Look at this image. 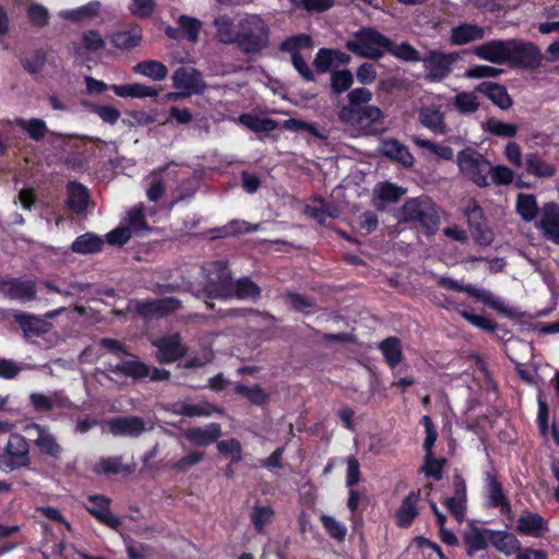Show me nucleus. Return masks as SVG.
Instances as JSON below:
<instances>
[{"mask_svg": "<svg viewBox=\"0 0 559 559\" xmlns=\"http://www.w3.org/2000/svg\"><path fill=\"white\" fill-rule=\"evenodd\" d=\"M99 8V2L92 1L76 9L63 11L61 13V16L64 20L76 23L85 19L94 17L95 15H97Z\"/></svg>", "mask_w": 559, "mask_h": 559, "instance_id": "obj_41", "label": "nucleus"}, {"mask_svg": "<svg viewBox=\"0 0 559 559\" xmlns=\"http://www.w3.org/2000/svg\"><path fill=\"white\" fill-rule=\"evenodd\" d=\"M486 126L490 133L506 138L514 136L518 130L516 126L493 118L488 119Z\"/></svg>", "mask_w": 559, "mask_h": 559, "instance_id": "obj_56", "label": "nucleus"}, {"mask_svg": "<svg viewBox=\"0 0 559 559\" xmlns=\"http://www.w3.org/2000/svg\"><path fill=\"white\" fill-rule=\"evenodd\" d=\"M477 91L486 95L495 105L501 109H508L512 100L504 86L491 82H484L477 86Z\"/></svg>", "mask_w": 559, "mask_h": 559, "instance_id": "obj_31", "label": "nucleus"}, {"mask_svg": "<svg viewBox=\"0 0 559 559\" xmlns=\"http://www.w3.org/2000/svg\"><path fill=\"white\" fill-rule=\"evenodd\" d=\"M288 302L295 310L305 314H310L316 309V305L310 299L297 294H289Z\"/></svg>", "mask_w": 559, "mask_h": 559, "instance_id": "obj_64", "label": "nucleus"}, {"mask_svg": "<svg viewBox=\"0 0 559 559\" xmlns=\"http://www.w3.org/2000/svg\"><path fill=\"white\" fill-rule=\"evenodd\" d=\"M321 523L328 534L336 539V540H344L347 534V528L344 523L337 521L335 518L326 514H322L320 516Z\"/></svg>", "mask_w": 559, "mask_h": 559, "instance_id": "obj_50", "label": "nucleus"}, {"mask_svg": "<svg viewBox=\"0 0 559 559\" xmlns=\"http://www.w3.org/2000/svg\"><path fill=\"white\" fill-rule=\"evenodd\" d=\"M111 90L119 97L145 98L155 97L158 94L156 88L141 83L112 85Z\"/></svg>", "mask_w": 559, "mask_h": 559, "instance_id": "obj_35", "label": "nucleus"}, {"mask_svg": "<svg viewBox=\"0 0 559 559\" xmlns=\"http://www.w3.org/2000/svg\"><path fill=\"white\" fill-rule=\"evenodd\" d=\"M45 62L46 52L44 50H36L23 60V67L28 73L36 74L43 70Z\"/></svg>", "mask_w": 559, "mask_h": 559, "instance_id": "obj_59", "label": "nucleus"}, {"mask_svg": "<svg viewBox=\"0 0 559 559\" xmlns=\"http://www.w3.org/2000/svg\"><path fill=\"white\" fill-rule=\"evenodd\" d=\"M238 120L254 132L273 131L277 127V123L272 119L260 118L250 114L241 115Z\"/></svg>", "mask_w": 559, "mask_h": 559, "instance_id": "obj_43", "label": "nucleus"}, {"mask_svg": "<svg viewBox=\"0 0 559 559\" xmlns=\"http://www.w3.org/2000/svg\"><path fill=\"white\" fill-rule=\"evenodd\" d=\"M380 152L405 167H411L414 164V157L408 147L395 139L384 140L380 145Z\"/></svg>", "mask_w": 559, "mask_h": 559, "instance_id": "obj_26", "label": "nucleus"}, {"mask_svg": "<svg viewBox=\"0 0 559 559\" xmlns=\"http://www.w3.org/2000/svg\"><path fill=\"white\" fill-rule=\"evenodd\" d=\"M107 371L133 379L150 378L151 380L159 381L169 378V372L166 369L150 368L131 355L120 342L115 340H107Z\"/></svg>", "mask_w": 559, "mask_h": 559, "instance_id": "obj_1", "label": "nucleus"}, {"mask_svg": "<svg viewBox=\"0 0 559 559\" xmlns=\"http://www.w3.org/2000/svg\"><path fill=\"white\" fill-rule=\"evenodd\" d=\"M131 236L132 231L130 230V227L121 224L116 229L107 233V243L114 246H122L131 238Z\"/></svg>", "mask_w": 559, "mask_h": 559, "instance_id": "obj_63", "label": "nucleus"}, {"mask_svg": "<svg viewBox=\"0 0 559 559\" xmlns=\"http://www.w3.org/2000/svg\"><path fill=\"white\" fill-rule=\"evenodd\" d=\"M236 392L248 397L254 404H263L266 401V394L260 386L237 385Z\"/></svg>", "mask_w": 559, "mask_h": 559, "instance_id": "obj_62", "label": "nucleus"}, {"mask_svg": "<svg viewBox=\"0 0 559 559\" xmlns=\"http://www.w3.org/2000/svg\"><path fill=\"white\" fill-rule=\"evenodd\" d=\"M142 40V29L133 25L128 29L119 31L112 35L111 41L115 47L130 49L136 47Z\"/></svg>", "mask_w": 559, "mask_h": 559, "instance_id": "obj_36", "label": "nucleus"}, {"mask_svg": "<svg viewBox=\"0 0 559 559\" xmlns=\"http://www.w3.org/2000/svg\"><path fill=\"white\" fill-rule=\"evenodd\" d=\"M105 240L99 236L85 233L75 238L71 245V250L79 254H93L100 252L104 248Z\"/></svg>", "mask_w": 559, "mask_h": 559, "instance_id": "obj_29", "label": "nucleus"}, {"mask_svg": "<svg viewBox=\"0 0 559 559\" xmlns=\"http://www.w3.org/2000/svg\"><path fill=\"white\" fill-rule=\"evenodd\" d=\"M374 192L381 200L395 202L405 193V190L395 185L383 182L377 186Z\"/></svg>", "mask_w": 559, "mask_h": 559, "instance_id": "obj_55", "label": "nucleus"}, {"mask_svg": "<svg viewBox=\"0 0 559 559\" xmlns=\"http://www.w3.org/2000/svg\"><path fill=\"white\" fill-rule=\"evenodd\" d=\"M270 28L258 14H245L238 21L237 43L248 52L263 49L269 43Z\"/></svg>", "mask_w": 559, "mask_h": 559, "instance_id": "obj_3", "label": "nucleus"}, {"mask_svg": "<svg viewBox=\"0 0 559 559\" xmlns=\"http://www.w3.org/2000/svg\"><path fill=\"white\" fill-rule=\"evenodd\" d=\"M152 344L157 348V359L164 364L176 361L186 354L178 334L156 338Z\"/></svg>", "mask_w": 559, "mask_h": 559, "instance_id": "obj_17", "label": "nucleus"}, {"mask_svg": "<svg viewBox=\"0 0 559 559\" xmlns=\"http://www.w3.org/2000/svg\"><path fill=\"white\" fill-rule=\"evenodd\" d=\"M401 217L406 222H418L428 235H432L439 225L435 204L424 197L406 201L401 210Z\"/></svg>", "mask_w": 559, "mask_h": 559, "instance_id": "obj_6", "label": "nucleus"}, {"mask_svg": "<svg viewBox=\"0 0 559 559\" xmlns=\"http://www.w3.org/2000/svg\"><path fill=\"white\" fill-rule=\"evenodd\" d=\"M474 55L479 59L496 64L510 63V39H493L478 45L473 50Z\"/></svg>", "mask_w": 559, "mask_h": 559, "instance_id": "obj_14", "label": "nucleus"}, {"mask_svg": "<svg viewBox=\"0 0 559 559\" xmlns=\"http://www.w3.org/2000/svg\"><path fill=\"white\" fill-rule=\"evenodd\" d=\"M222 433L221 425L211 423L203 427H194L187 429L183 437L195 447H207L215 442Z\"/></svg>", "mask_w": 559, "mask_h": 559, "instance_id": "obj_21", "label": "nucleus"}, {"mask_svg": "<svg viewBox=\"0 0 559 559\" xmlns=\"http://www.w3.org/2000/svg\"><path fill=\"white\" fill-rule=\"evenodd\" d=\"M443 463V460H435L432 452H430L429 454L426 453L425 465L423 467V471L427 476L432 477L436 480H439L442 478Z\"/></svg>", "mask_w": 559, "mask_h": 559, "instance_id": "obj_61", "label": "nucleus"}, {"mask_svg": "<svg viewBox=\"0 0 559 559\" xmlns=\"http://www.w3.org/2000/svg\"><path fill=\"white\" fill-rule=\"evenodd\" d=\"M214 25L216 27L217 36L223 43H233L237 41L238 37V28L235 29L234 22L230 17L223 15L218 16L214 21Z\"/></svg>", "mask_w": 559, "mask_h": 559, "instance_id": "obj_42", "label": "nucleus"}, {"mask_svg": "<svg viewBox=\"0 0 559 559\" xmlns=\"http://www.w3.org/2000/svg\"><path fill=\"white\" fill-rule=\"evenodd\" d=\"M179 26L182 36H186L190 41H195L198 39L201 23L197 19L180 16Z\"/></svg>", "mask_w": 559, "mask_h": 559, "instance_id": "obj_57", "label": "nucleus"}, {"mask_svg": "<svg viewBox=\"0 0 559 559\" xmlns=\"http://www.w3.org/2000/svg\"><path fill=\"white\" fill-rule=\"evenodd\" d=\"M453 105L461 114L466 115L473 114L478 109L479 100L474 93L461 92L454 96Z\"/></svg>", "mask_w": 559, "mask_h": 559, "instance_id": "obj_46", "label": "nucleus"}, {"mask_svg": "<svg viewBox=\"0 0 559 559\" xmlns=\"http://www.w3.org/2000/svg\"><path fill=\"white\" fill-rule=\"evenodd\" d=\"M456 163L460 173L465 178L478 187L488 186V176L491 171V165L483 154L475 150L466 148L457 153Z\"/></svg>", "mask_w": 559, "mask_h": 559, "instance_id": "obj_7", "label": "nucleus"}, {"mask_svg": "<svg viewBox=\"0 0 559 559\" xmlns=\"http://www.w3.org/2000/svg\"><path fill=\"white\" fill-rule=\"evenodd\" d=\"M32 464L29 444L27 439L20 433H11L8 442L0 453V471L9 473Z\"/></svg>", "mask_w": 559, "mask_h": 559, "instance_id": "obj_8", "label": "nucleus"}, {"mask_svg": "<svg viewBox=\"0 0 559 559\" xmlns=\"http://www.w3.org/2000/svg\"><path fill=\"white\" fill-rule=\"evenodd\" d=\"M24 130L28 136L36 142L41 141L48 132L46 122L38 118L29 119L24 126Z\"/></svg>", "mask_w": 559, "mask_h": 559, "instance_id": "obj_58", "label": "nucleus"}, {"mask_svg": "<svg viewBox=\"0 0 559 559\" xmlns=\"http://www.w3.org/2000/svg\"><path fill=\"white\" fill-rule=\"evenodd\" d=\"M463 212L471 226L475 240L481 246L490 245L493 240V234L484 223L480 207L472 201Z\"/></svg>", "mask_w": 559, "mask_h": 559, "instance_id": "obj_16", "label": "nucleus"}, {"mask_svg": "<svg viewBox=\"0 0 559 559\" xmlns=\"http://www.w3.org/2000/svg\"><path fill=\"white\" fill-rule=\"evenodd\" d=\"M385 361L391 368H395L402 360V346L396 337H388L379 344Z\"/></svg>", "mask_w": 559, "mask_h": 559, "instance_id": "obj_39", "label": "nucleus"}, {"mask_svg": "<svg viewBox=\"0 0 559 559\" xmlns=\"http://www.w3.org/2000/svg\"><path fill=\"white\" fill-rule=\"evenodd\" d=\"M543 55L533 43L519 39H510V63L524 68H536L540 64Z\"/></svg>", "mask_w": 559, "mask_h": 559, "instance_id": "obj_12", "label": "nucleus"}, {"mask_svg": "<svg viewBox=\"0 0 559 559\" xmlns=\"http://www.w3.org/2000/svg\"><path fill=\"white\" fill-rule=\"evenodd\" d=\"M27 16L34 26L44 27L48 24L49 13L40 4H31L27 9Z\"/></svg>", "mask_w": 559, "mask_h": 559, "instance_id": "obj_60", "label": "nucleus"}, {"mask_svg": "<svg viewBox=\"0 0 559 559\" xmlns=\"http://www.w3.org/2000/svg\"><path fill=\"white\" fill-rule=\"evenodd\" d=\"M354 82L353 74L348 70L335 71L331 78V86L334 93L341 94L347 91Z\"/></svg>", "mask_w": 559, "mask_h": 559, "instance_id": "obj_54", "label": "nucleus"}, {"mask_svg": "<svg viewBox=\"0 0 559 559\" xmlns=\"http://www.w3.org/2000/svg\"><path fill=\"white\" fill-rule=\"evenodd\" d=\"M0 294L7 299L29 302L37 299L36 281L20 277L0 276Z\"/></svg>", "mask_w": 559, "mask_h": 559, "instance_id": "obj_9", "label": "nucleus"}, {"mask_svg": "<svg viewBox=\"0 0 559 559\" xmlns=\"http://www.w3.org/2000/svg\"><path fill=\"white\" fill-rule=\"evenodd\" d=\"M33 430L37 435L33 442L39 452L53 459H60L63 449L48 428L36 423L25 426V431L31 432Z\"/></svg>", "mask_w": 559, "mask_h": 559, "instance_id": "obj_15", "label": "nucleus"}, {"mask_svg": "<svg viewBox=\"0 0 559 559\" xmlns=\"http://www.w3.org/2000/svg\"><path fill=\"white\" fill-rule=\"evenodd\" d=\"M418 121L435 134H445L448 131L444 114L435 105H423L418 108Z\"/></svg>", "mask_w": 559, "mask_h": 559, "instance_id": "obj_20", "label": "nucleus"}, {"mask_svg": "<svg viewBox=\"0 0 559 559\" xmlns=\"http://www.w3.org/2000/svg\"><path fill=\"white\" fill-rule=\"evenodd\" d=\"M85 509L88 513L95 516L100 523L105 524V496L93 495L88 496L85 502Z\"/></svg>", "mask_w": 559, "mask_h": 559, "instance_id": "obj_53", "label": "nucleus"}, {"mask_svg": "<svg viewBox=\"0 0 559 559\" xmlns=\"http://www.w3.org/2000/svg\"><path fill=\"white\" fill-rule=\"evenodd\" d=\"M516 531L527 536L542 537L548 532V523L538 513L524 511L518 519Z\"/></svg>", "mask_w": 559, "mask_h": 559, "instance_id": "obj_22", "label": "nucleus"}, {"mask_svg": "<svg viewBox=\"0 0 559 559\" xmlns=\"http://www.w3.org/2000/svg\"><path fill=\"white\" fill-rule=\"evenodd\" d=\"M67 207L74 214H82L90 204V193L85 186L78 181H69L67 186Z\"/></svg>", "mask_w": 559, "mask_h": 559, "instance_id": "obj_25", "label": "nucleus"}, {"mask_svg": "<svg viewBox=\"0 0 559 559\" xmlns=\"http://www.w3.org/2000/svg\"><path fill=\"white\" fill-rule=\"evenodd\" d=\"M485 37V29L473 23H461L450 31L449 40L454 46L467 45Z\"/></svg>", "mask_w": 559, "mask_h": 559, "instance_id": "obj_24", "label": "nucleus"}, {"mask_svg": "<svg viewBox=\"0 0 559 559\" xmlns=\"http://www.w3.org/2000/svg\"><path fill=\"white\" fill-rule=\"evenodd\" d=\"M490 534H492V531L490 530H469L464 536V540L468 546V554L472 555L487 548L491 540Z\"/></svg>", "mask_w": 559, "mask_h": 559, "instance_id": "obj_38", "label": "nucleus"}, {"mask_svg": "<svg viewBox=\"0 0 559 559\" xmlns=\"http://www.w3.org/2000/svg\"><path fill=\"white\" fill-rule=\"evenodd\" d=\"M123 225L130 227L132 234H141L147 231L150 228L144 219V205L142 203L135 205L127 212Z\"/></svg>", "mask_w": 559, "mask_h": 559, "instance_id": "obj_40", "label": "nucleus"}, {"mask_svg": "<svg viewBox=\"0 0 559 559\" xmlns=\"http://www.w3.org/2000/svg\"><path fill=\"white\" fill-rule=\"evenodd\" d=\"M15 322L20 325L25 336H41L48 332L49 323L33 314L20 312L14 314Z\"/></svg>", "mask_w": 559, "mask_h": 559, "instance_id": "obj_28", "label": "nucleus"}, {"mask_svg": "<svg viewBox=\"0 0 559 559\" xmlns=\"http://www.w3.org/2000/svg\"><path fill=\"white\" fill-rule=\"evenodd\" d=\"M490 544L506 556L516 555L520 550L521 543L511 533L503 531H492Z\"/></svg>", "mask_w": 559, "mask_h": 559, "instance_id": "obj_32", "label": "nucleus"}, {"mask_svg": "<svg viewBox=\"0 0 559 559\" xmlns=\"http://www.w3.org/2000/svg\"><path fill=\"white\" fill-rule=\"evenodd\" d=\"M29 404L36 413H49L56 407L63 406L62 399L57 392L46 395L40 392H32L28 396Z\"/></svg>", "mask_w": 559, "mask_h": 559, "instance_id": "obj_34", "label": "nucleus"}, {"mask_svg": "<svg viewBox=\"0 0 559 559\" xmlns=\"http://www.w3.org/2000/svg\"><path fill=\"white\" fill-rule=\"evenodd\" d=\"M468 295L473 296L477 300L484 302L485 305L497 309L499 311H504L502 304L499 299H497L490 292L481 288H477L472 285L463 286V290Z\"/></svg>", "mask_w": 559, "mask_h": 559, "instance_id": "obj_48", "label": "nucleus"}, {"mask_svg": "<svg viewBox=\"0 0 559 559\" xmlns=\"http://www.w3.org/2000/svg\"><path fill=\"white\" fill-rule=\"evenodd\" d=\"M345 46L357 56L378 59L382 51L391 46V40L373 28L364 27L357 31Z\"/></svg>", "mask_w": 559, "mask_h": 559, "instance_id": "obj_4", "label": "nucleus"}, {"mask_svg": "<svg viewBox=\"0 0 559 559\" xmlns=\"http://www.w3.org/2000/svg\"><path fill=\"white\" fill-rule=\"evenodd\" d=\"M274 516V510L270 506H257L251 513V521L255 530L262 533L266 525H269Z\"/></svg>", "mask_w": 559, "mask_h": 559, "instance_id": "obj_49", "label": "nucleus"}, {"mask_svg": "<svg viewBox=\"0 0 559 559\" xmlns=\"http://www.w3.org/2000/svg\"><path fill=\"white\" fill-rule=\"evenodd\" d=\"M311 45V38L306 34L292 36L284 40L281 45V49L283 51H288L292 53V62L294 68L307 81H313L314 75L307 61L301 57L300 51L304 49H310Z\"/></svg>", "mask_w": 559, "mask_h": 559, "instance_id": "obj_10", "label": "nucleus"}, {"mask_svg": "<svg viewBox=\"0 0 559 559\" xmlns=\"http://www.w3.org/2000/svg\"><path fill=\"white\" fill-rule=\"evenodd\" d=\"M385 50L390 51L393 56L404 61L417 62L421 61L419 52L409 44L402 43L400 45H394L391 41V46L386 47Z\"/></svg>", "mask_w": 559, "mask_h": 559, "instance_id": "obj_52", "label": "nucleus"}, {"mask_svg": "<svg viewBox=\"0 0 559 559\" xmlns=\"http://www.w3.org/2000/svg\"><path fill=\"white\" fill-rule=\"evenodd\" d=\"M537 226L545 238L559 245V206L555 203L544 205Z\"/></svg>", "mask_w": 559, "mask_h": 559, "instance_id": "obj_19", "label": "nucleus"}, {"mask_svg": "<svg viewBox=\"0 0 559 559\" xmlns=\"http://www.w3.org/2000/svg\"><path fill=\"white\" fill-rule=\"evenodd\" d=\"M133 72L150 78L153 81H163L167 74V67L160 61L144 60L133 67Z\"/></svg>", "mask_w": 559, "mask_h": 559, "instance_id": "obj_37", "label": "nucleus"}, {"mask_svg": "<svg viewBox=\"0 0 559 559\" xmlns=\"http://www.w3.org/2000/svg\"><path fill=\"white\" fill-rule=\"evenodd\" d=\"M383 118L382 110L376 106H343L338 111L340 121L356 135L368 134L371 126L381 122Z\"/></svg>", "mask_w": 559, "mask_h": 559, "instance_id": "obj_5", "label": "nucleus"}, {"mask_svg": "<svg viewBox=\"0 0 559 559\" xmlns=\"http://www.w3.org/2000/svg\"><path fill=\"white\" fill-rule=\"evenodd\" d=\"M218 452L229 456L231 463H238L242 460L241 444L237 439L221 440L216 443Z\"/></svg>", "mask_w": 559, "mask_h": 559, "instance_id": "obj_51", "label": "nucleus"}, {"mask_svg": "<svg viewBox=\"0 0 559 559\" xmlns=\"http://www.w3.org/2000/svg\"><path fill=\"white\" fill-rule=\"evenodd\" d=\"M485 490L491 507L500 508L501 512H508L510 510L509 502L503 493L501 485L492 474H487L486 476Z\"/></svg>", "mask_w": 559, "mask_h": 559, "instance_id": "obj_30", "label": "nucleus"}, {"mask_svg": "<svg viewBox=\"0 0 559 559\" xmlns=\"http://www.w3.org/2000/svg\"><path fill=\"white\" fill-rule=\"evenodd\" d=\"M204 460V452L190 451L181 459L173 462L169 466L170 469L177 473H186L193 466L200 464Z\"/></svg>", "mask_w": 559, "mask_h": 559, "instance_id": "obj_47", "label": "nucleus"}, {"mask_svg": "<svg viewBox=\"0 0 559 559\" xmlns=\"http://www.w3.org/2000/svg\"><path fill=\"white\" fill-rule=\"evenodd\" d=\"M109 430L115 436L122 437H138L144 431H150L154 428L151 420L145 421L138 416H123L117 417L107 423Z\"/></svg>", "mask_w": 559, "mask_h": 559, "instance_id": "obj_13", "label": "nucleus"}, {"mask_svg": "<svg viewBox=\"0 0 559 559\" xmlns=\"http://www.w3.org/2000/svg\"><path fill=\"white\" fill-rule=\"evenodd\" d=\"M179 300L169 297L153 301L143 302L140 305V312L144 316H165L179 308Z\"/></svg>", "mask_w": 559, "mask_h": 559, "instance_id": "obj_33", "label": "nucleus"}, {"mask_svg": "<svg viewBox=\"0 0 559 559\" xmlns=\"http://www.w3.org/2000/svg\"><path fill=\"white\" fill-rule=\"evenodd\" d=\"M419 492H409L396 511V523L399 526H408L418 515Z\"/></svg>", "mask_w": 559, "mask_h": 559, "instance_id": "obj_27", "label": "nucleus"}, {"mask_svg": "<svg viewBox=\"0 0 559 559\" xmlns=\"http://www.w3.org/2000/svg\"><path fill=\"white\" fill-rule=\"evenodd\" d=\"M204 271L207 276L206 289L211 296L222 299L236 296L239 299L250 300L260 296L259 287L249 278H240L233 283L229 271L223 262H214Z\"/></svg>", "mask_w": 559, "mask_h": 559, "instance_id": "obj_2", "label": "nucleus"}, {"mask_svg": "<svg viewBox=\"0 0 559 559\" xmlns=\"http://www.w3.org/2000/svg\"><path fill=\"white\" fill-rule=\"evenodd\" d=\"M516 211L526 222L533 221L537 215V203L532 194L521 193L516 201Z\"/></svg>", "mask_w": 559, "mask_h": 559, "instance_id": "obj_45", "label": "nucleus"}, {"mask_svg": "<svg viewBox=\"0 0 559 559\" xmlns=\"http://www.w3.org/2000/svg\"><path fill=\"white\" fill-rule=\"evenodd\" d=\"M174 86L185 90V95L200 94L204 90L201 74L193 68L181 67L174 72Z\"/></svg>", "mask_w": 559, "mask_h": 559, "instance_id": "obj_18", "label": "nucleus"}, {"mask_svg": "<svg viewBox=\"0 0 559 559\" xmlns=\"http://www.w3.org/2000/svg\"><path fill=\"white\" fill-rule=\"evenodd\" d=\"M526 165L527 171L536 177H552L556 174V168L536 154L526 156Z\"/></svg>", "mask_w": 559, "mask_h": 559, "instance_id": "obj_44", "label": "nucleus"}, {"mask_svg": "<svg viewBox=\"0 0 559 559\" xmlns=\"http://www.w3.org/2000/svg\"><path fill=\"white\" fill-rule=\"evenodd\" d=\"M167 411L188 417H209L217 409L207 402L192 403L190 401H177L167 406Z\"/></svg>", "mask_w": 559, "mask_h": 559, "instance_id": "obj_23", "label": "nucleus"}, {"mask_svg": "<svg viewBox=\"0 0 559 559\" xmlns=\"http://www.w3.org/2000/svg\"><path fill=\"white\" fill-rule=\"evenodd\" d=\"M455 53H443L440 51H430L423 59L426 78L432 82H439L447 78L456 61Z\"/></svg>", "mask_w": 559, "mask_h": 559, "instance_id": "obj_11", "label": "nucleus"}]
</instances>
